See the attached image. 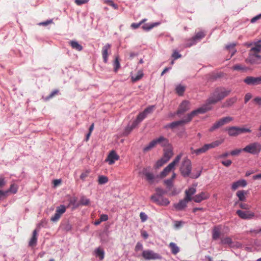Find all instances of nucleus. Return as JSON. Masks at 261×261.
I'll return each instance as SVG.
<instances>
[{
  "label": "nucleus",
  "mask_w": 261,
  "mask_h": 261,
  "mask_svg": "<svg viewBox=\"0 0 261 261\" xmlns=\"http://www.w3.org/2000/svg\"><path fill=\"white\" fill-rule=\"evenodd\" d=\"M230 89H227L223 86L216 87L211 95L206 100L205 102L208 106L215 105L227 97L231 92Z\"/></svg>",
  "instance_id": "f257e3e1"
},
{
  "label": "nucleus",
  "mask_w": 261,
  "mask_h": 261,
  "mask_svg": "<svg viewBox=\"0 0 261 261\" xmlns=\"http://www.w3.org/2000/svg\"><path fill=\"white\" fill-rule=\"evenodd\" d=\"M180 173L184 178L190 177L191 178L196 179L198 178L201 173L200 170H197L195 171H193L192 172V164L190 159L187 157L184 159L180 169Z\"/></svg>",
  "instance_id": "f03ea898"
},
{
  "label": "nucleus",
  "mask_w": 261,
  "mask_h": 261,
  "mask_svg": "<svg viewBox=\"0 0 261 261\" xmlns=\"http://www.w3.org/2000/svg\"><path fill=\"white\" fill-rule=\"evenodd\" d=\"M164 184L168 189L167 191H166L160 188H156L155 189L156 193L154 195L162 196L167 192H169L171 195H175L180 192V190L176 189L173 186V180H165Z\"/></svg>",
  "instance_id": "7ed1b4c3"
},
{
  "label": "nucleus",
  "mask_w": 261,
  "mask_h": 261,
  "mask_svg": "<svg viewBox=\"0 0 261 261\" xmlns=\"http://www.w3.org/2000/svg\"><path fill=\"white\" fill-rule=\"evenodd\" d=\"M225 130L231 137H236L241 134L251 132V130L250 128L235 126L227 127L225 128Z\"/></svg>",
  "instance_id": "20e7f679"
},
{
  "label": "nucleus",
  "mask_w": 261,
  "mask_h": 261,
  "mask_svg": "<svg viewBox=\"0 0 261 261\" xmlns=\"http://www.w3.org/2000/svg\"><path fill=\"white\" fill-rule=\"evenodd\" d=\"M154 105H150L147 107L142 112H140L137 116L134 121L138 125L148 114H151L154 110Z\"/></svg>",
  "instance_id": "39448f33"
},
{
  "label": "nucleus",
  "mask_w": 261,
  "mask_h": 261,
  "mask_svg": "<svg viewBox=\"0 0 261 261\" xmlns=\"http://www.w3.org/2000/svg\"><path fill=\"white\" fill-rule=\"evenodd\" d=\"M243 151L252 154H258L261 151V145L258 142L249 144L243 148Z\"/></svg>",
  "instance_id": "423d86ee"
},
{
  "label": "nucleus",
  "mask_w": 261,
  "mask_h": 261,
  "mask_svg": "<svg viewBox=\"0 0 261 261\" xmlns=\"http://www.w3.org/2000/svg\"><path fill=\"white\" fill-rule=\"evenodd\" d=\"M232 120V118L229 116H227L223 117L220 119H219L218 121L216 122L215 123L212 125L208 130L210 132H213L214 130H215L217 129H218L220 127L224 125L225 124H226L231 121Z\"/></svg>",
  "instance_id": "0eeeda50"
},
{
  "label": "nucleus",
  "mask_w": 261,
  "mask_h": 261,
  "mask_svg": "<svg viewBox=\"0 0 261 261\" xmlns=\"http://www.w3.org/2000/svg\"><path fill=\"white\" fill-rule=\"evenodd\" d=\"M213 108L211 106H208L206 102L203 104L201 107H199L192 112L189 113V114L191 115V116L193 118L195 116L199 114H204L207 111L212 110Z\"/></svg>",
  "instance_id": "6e6552de"
},
{
  "label": "nucleus",
  "mask_w": 261,
  "mask_h": 261,
  "mask_svg": "<svg viewBox=\"0 0 261 261\" xmlns=\"http://www.w3.org/2000/svg\"><path fill=\"white\" fill-rule=\"evenodd\" d=\"M142 256L146 260H154L162 258V257L160 254L155 253L153 251L151 250H143L142 253Z\"/></svg>",
  "instance_id": "1a4fd4ad"
},
{
  "label": "nucleus",
  "mask_w": 261,
  "mask_h": 261,
  "mask_svg": "<svg viewBox=\"0 0 261 261\" xmlns=\"http://www.w3.org/2000/svg\"><path fill=\"white\" fill-rule=\"evenodd\" d=\"M66 207L64 205H60L56 208V213L50 218L51 221L56 222L60 218L61 215L66 212Z\"/></svg>",
  "instance_id": "9d476101"
},
{
  "label": "nucleus",
  "mask_w": 261,
  "mask_h": 261,
  "mask_svg": "<svg viewBox=\"0 0 261 261\" xmlns=\"http://www.w3.org/2000/svg\"><path fill=\"white\" fill-rule=\"evenodd\" d=\"M151 200L154 203L160 205H167L170 201L167 198H164L163 196H160L156 195H153L151 196Z\"/></svg>",
  "instance_id": "9b49d317"
},
{
  "label": "nucleus",
  "mask_w": 261,
  "mask_h": 261,
  "mask_svg": "<svg viewBox=\"0 0 261 261\" xmlns=\"http://www.w3.org/2000/svg\"><path fill=\"white\" fill-rule=\"evenodd\" d=\"M243 82L249 86L259 85L261 84V76L257 77L247 76L244 79Z\"/></svg>",
  "instance_id": "f8f14e48"
},
{
  "label": "nucleus",
  "mask_w": 261,
  "mask_h": 261,
  "mask_svg": "<svg viewBox=\"0 0 261 261\" xmlns=\"http://www.w3.org/2000/svg\"><path fill=\"white\" fill-rule=\"evenodd\" d=\"M140 174L145 176V179H155V176L152 172V169L150 166H147L143 168L140 171Z\"/></svg>",
  "instance_id": "ddd939ff"
},
{
  "label": "nucleus",
  "mask_w": 261,
  "mask_h": 261,
  "mask_svg": "<svg viewBox=\"0 0 261 261\" xmlns=\"http://www.w3.org/2000/svg\"><path fill=\"white\" fill-rule=\"evenodd\" d=\"M155 145L159 144L162 147H171L169 140L163 136L153 139Z\"/></svg>",
  "instance_id": "4468645a"
},
{
  "label": "nucleus",
  "mask_w": 261,
  "mask_h": 261,
  "mask_svg": "<svg viewBox=\"0 0 261 261\" xmlns=\"http://www.w3.org/2000/svg\"><path fill=\"white\" fill-rule=\"evenodd\" d=\"M189 101L187 100H183L179 105L178 110L176 112L177 115H181L189 110Z\"/></svg>",
  "instance_id": "2eb2a0df"
},
{
  "label": "nucleus",
  "mask_w": 261,
  "mask_h": 261,
  "mask_svg": "<svg viewBox=\"0 0 261 261\" xmlns=\"http://www.w3.org/2000/svg\"><path fill=\"white\" fill-rule=\"evenodd\" d=\"M236 213L240 218L243 219H251L254 217V214L249 211L238 210Z\"/></svg>",
  "instance_id": "dca6fc26"
},
{
  "label": "nucleus",
  "mask_w": 261,
  "mask_h": 261,
  "mask_svg": "<svg viewBox=\"0 0 261 261\" xmlns=\"http://www.w3.org/2000/svg\"><path fill=\"white\" fill-rule=\"evenodd\" d=\"M119 159V156L116 153V151L112 150L110 151L108 155L107 161L109 162L110 165L114 164L116 161Z\"/></svg>",
  "instance_id": "f3484780"
},
{
  "label": "nucleus",
  "mask_w": 261,
  "mask_h": 261,
  "mask_svg": "<svg viewBox=\"0 0 261 261\" xmlns=\"http://www.w3.org/2000/svg\"><path fill=\"white\" fill-rule=\"evenodd\" d=\"M190 201H191L190 200L187 199V198L185 197V198L183 199L180 200L179 202L174 204V207L177 211L183 210L185 208L187 207V203Z\"/></svg>",
  "instance_id": "a211bd4d"
},
{
  "label": "nucleus",
  "mask_w": 261,
  "mask_h": 261,
  "mask_svg": "<svg viewBox=\"0 0 261 261\" xmlns=\"http://www.w3.org/2000/svg\"><path fill=\"white\" fill-rule=\"evenodd\" d=\"M210 194L205 192H202L201 193L196 195L193 197V200L195 202H200L203 200L207 199L210 197Z\"/></svg>",
  "instance_id": "6ab92c4d"
},
{
  "label": "nucleus",
  "mask_w": 261,
  "mask_h": 261,
  "mask_svg": "<svg viewBox=\"0 0 261 261\" xmlns=\"http://www.w3.org/2000/svg\"><path fill=\"white\" fill-rule=\"evenodd\" d=\"M261 56L257 54H250L248 58V61L251 64L259 63Z\"/></svg>",
  "instance_id": "aec40b11"
},
{
  "label": "nucleus",
  "mask_w": 261,
  "mask_h": 261,
  "mask_svg": "<svg viewBox=\"0 0 261 261\" xmlns=\"http://www.w3.org/2000/svg\"><path fill=\"white\" fill-rule=\"evenodd\" d=\"M111 47V44L107 43L102 48V56L105 63H107L108 61V50L110 49Z\"/></svg>",
  "instance_id": "412c9836"
},
{
  "label": "nucleus",
  "mask_w": 261,
  "mask_h": 261,
  "mask_svg": "<svg viewBox=\"0 0 261 261\" xmlns=\"http://www.w3.org/2000/svg\"><path fill=\"white\" fill-rule=\"evenodd\" d=\"M169 148L167 149H164V154L163 156L162 157L164 160H165L167 162L169 161L173 155V149L171 145V147H168Z\"/></svg>",
  "instance_id": "4be33fe9"
},
{
  "label": "nucleus",
  "mask_w": 261,
  "mask_h": 261,
  "mask_svg": "<svg viewBox=\"0 0 261 261\" xmlns=\"http://www.w3.org/2000/svg\"><path fill=\"white\" fill-rule=\"evenodd\" d=\"M174 169V168L170 164H169L163 169V170L160 172V174L158 175V177L161 178L165 177L167 174Z\"/></svg>",
  "instance_id": "5701e85b"
},
{
  "label": "nucleus",
  "mask_w": 261,
  "mask_h": 261,
  "mask_svg": "<svg viewBox=\"0 0 261 261\" xmlns=\"http://www.w3.org/2000/svg\"><path fill=\"white\" fill-rule=\"evenodd\" d=\"M161 23L160 22H155L152 23H144L142 25V28L143 30L145 31H149L153 29L154 27H157L160 25Z\"/></svg>",
  "instance_id": "b1692460"
},
{
  "label": "nucleus",
  "mask_w": 261,
  "mask_h": 261,
  "mask_svg": "<svg viewBox=\"0 0 261 261\" xmlns=\"http://www.w3.org/2000/svg\"><path fill=\"white\" fill-rule=\"evenodd\" d=\"M137 126L138 125L134 121L132 122V124L128 123L124 128L125 135H129Z\"/></svg>",
  "instance_id": "393cba45"
},
{
  "label": "nucleus",
  "mask_w": 261,
  "mask_h": 261,
  "mask_svg": "<svg viewBox=\"0 0 261 261\" xmlns=\"http://www.w3.org/2000/svg\"><path fill=\"white\" fill-rule=\"evenodd\" d=\"M237 96L229 98L224 102L222 107L223 108H229L232 106L237 101Z\"/></svg>",
  "instance_id": "a878e982"
},
{
  "label": "nucleus",
  "mask_w": 261,
  "mask_h": 261,
  "mask_svg": "<svg viewBox=\"0 0 261 261\" xmlns=\"http://www.w3.org/2000/svg\"><path fill=\"white\" fill-rule=\"evenodd\" d=\"M196 192V189L195 187H192L189 188L188 189L186 190L185 191V197L187 199L190 200L191 201L193 200V197H192L193 195H194Z\"/></svg>",
  "instance_id": "bb28decb"
},
{
  "label": "nucleus",
  "mask_w": 261,
  "mask_h": 261,
  "mask_svg": "<svg viewBox=\"0 0 261 261\" xmlns=\"http://www.w3.org/2000/svg\"><path fill=\"white\" fill-rule=\"evenodd\" d=\"M60 91L58 89L53 90L50 93L46 96H42V99L45 101H48L50 99H52L56 95L60 94Z\"/></svg>",
  "instance_id": "cd10ccee"
},
{
  "label": "nucleus",
  "mask_w": 261,
  "mask_h": 261,
  "mask_svg": "<svg viewBox=\"0 0 261 261\" xmlns=\"http://www.w3.org/2000/svg\"><path fill=\"white\" fill-rule=\"evenodd\" d=\"M246 185L247 182L246 180H237L232 184V189L236 190L239 187H244Z\"/></svg>",
  "instance_id": "c85d7f7f"
},
{
  "label": "nucleus",
  "mask_w": 261,
  "mask_h": 261,
  "mask_svg": "<svg viewBox=\"0 0 261 261\" xmlns=\"http://www.w3.org/2000/svg\"><path fill=\"white\" fill-rule=\"evenodd\" d=\"M144 73L142 70H140L138 71L137 73L133 76H132L131 80L133 83H135L142 79Z\"/></svg>",
  "instance_id": "c756f323"
},
{
  "label": "nucleus",
  "mask_w": 261,
  "mask_h": 261,
  "mask_svg": "<svg viewBox=\"0 0 261 261\" xmlns=\"http://www.w3.org/2000/svg\"><path fill=\"white\" fill-rule=\"evenodd\" d=\"M70 44L72 48L81 51L83 49V47L77 41L71 40L70 41Z\"/></svg>",
  "instance_id": "7c9ffc66"
},
{
  "label": "nucleus",
  "mask_w": 261,
  "mask_h": 261,
  "mask_svg": "<svg viewBox=\"0 0 261 261\" xmlns=\"http://www.w3.org/2000/svg\"><path fill=\"white\" fill-rule=\"evenodd\" d=\"M221 235L220 229L217 227H214L212 231V238L214 240L219 239Z\"/></svg>",
  "instance_id": "2f4dec72"
},
{
  "label": "nucleus",
  "mask_w": 261,
  "mask_h": 261,
  "mask_svg": "<svg viewBox=\"0 0 261 261\" xmlns=\"http://www.w3.org/2000/svg\"><path fill=\"white\" fill-rule=\"evenodd\" d=\"M175 90L176 93L179 96H182L186 90V87L185 86L181 85V84H178L176 86Z\"/></svg>",
  "instance_id": "473e14b6"
},
{
  "label": "nucleus",
  "mask_w": 261,
  "mask_h": 261,
  "mask_svg": "<svg viewBox=\"0 0 261 261\" xmlns=\"http://www.w3.org/2000/svg\"><path fill=\"white\" fill-rule=\"evenodd\" d=\"M182 125L181 121L179 120L173 121L170 123H168L166 124L165 126V128L167 129L168 128H171L172 129H173L178 126Z\"/></svg>",
  "instance_id": "72a5a7b5"
},
{
  "label": "nucleus",
  "mask_w": 261,
  "mask_h": 261,
  "mask_svg": "<svg viewBox=\"0 0 261 261\" xmlns=\"http://www.w3.org/2000/svg\"><path fill=\"white\" fill-rule=\"evenodd\" d=\"M37 230H34L33 232L32 237L29 242V246H34L36 245L37 240Z\"/></svg>",
  "instance_id": "f704fd0d"
},
{
  "label": "nucleus",
  "mask_w": 261,
  "mask_h": 261,
  "mask_svg": "<svg viewBox=\"0 0 261 261\" xmlns=\"http://www.w3.org/2000/svg\"><path fill=\"white\" fill-rule=\"evenodd\" d=\"M205 36V33L202 31H200L195 34V35L193 36V40H195V41L198 43L200 41V40L203 38Z\"/></svg>",
  "instance_id": "c9c22d12"
},
{
  "label": "nucleus",
  "mask_w": 261,
  "mask_h": 261,
  "mask_svg": "<svg viewBox=\"0 0 261 261\" xmlns=\"http://www.w3.org/2000/svg\"><path fill=\"white\" fill-rule=\"evenodd\" d=\"M169 247L171 249V252L173 254H176L179 251V247L176 245V244L173 242H171L169 244Z\"/></svg>",
  "instance_id": "e433bc0d"
},
{
  "label": "nucleus",
  "mask_w": 261,
  "mask_h": 261,
  "mask_svg": "<svg viewBox=\"0 0 261 261\" xmlns=\"http://www.w3.org/2000/svg\"><path fill=\"white\" fill-rule=\"evenodd\" d=\"M167 162L163 158H161L158 160L154 165L153 168L155 169H159L161 167L163 166Z\"/></svg>",
  "instance_id": "4c0bfd02"
},
{
  "label": "nucleus",
  "mask_w": 261,
  "mask_h": 261,
  "mask_svg": "<svg viewBox=\"0 0 261 261\" xmlns=\"http://www.w3.org/2000/svg\"><path fill=\"white\" fill-rule=\"evenodd\" d=\"M113 65H114V71L115 72H117L118 70V69L120 68V63L119 61V56H117L115 57V59L113 62Z\"/></svg>",
  "instance_id": "58836bf2"
},
{
  "label": "nucleus",
  "mask_w": 261,
  "mask_h": 261,
  "mask_svg": "<svg viewBox=\"0 0 261 261\" xmlns=\"http://www.w3.org/2000/svg\"><path fill=\"white\" fill-rule=\"evenodd\" d=\"M232 69L233 70H236V71L241 70L242 71H246L248 70V68L246 67L245 66H242V65L239 64H237L234 65L232 66Z\"/></svg>",
  "instance_id": "ea45409f"
},
{
  "label": "nucleus",
  "mask_w": 261,
  "mask_h": 261,
  "mask_svg": "<svg viewBox=\"0 0 261 261\" xmlns=\"http://www.w3.org/2000/svg\"><path fill=\"white\" fill-rule=\"evenodd\" d=\"M221 244L222 245H228L230 246L232 244L231 238L227 237L221 238Z\"/></svg>",
  "instance_id": "a19ab883"
},
{
  "label": "nucleus",
  "mask_w": 261,
  "mask_h": 261,
  "mask_svg": "<svg viewBox=\"0 0 261 261\" xmlns=\"http://www.w3.org/2000/svg\"><path fill=\"white\" fill-rule=\"evenodd\" d=\"M96 256L98 257L100 260H102L104 258L105 252L102 249L98 248L95 250Z\"/></svg>",
  "instance_id": "79ce46f5"
},
{
  "label": "nucleus",
  "mask_w": 261,
  "mask_h": 261,
  "mask_svg": "<svg viewBox=\"0 0 261 261\" xmlns=\"http://www.w3.org/2000/svg\"><path fill=\"white\" fill-rule=\"evenodd\" d=\"M197 42L195 40H193V37L189 38L187 40V42L185 44V47L186 48L190 47L194 45H195Z\"/></svg>",
  "instance_id": "37998d69"
},
{
  "label": "nucleus",
  "mask_w": 261,
  "mask_h": 261,
  "mask_svg": "<svg viewBox=\"0 0 261 261\" xmlns=\"http://www.w3.org/2000/svg\"><path fill=\"white\" fill-rule=\"evenodd\" d=\"M155 146V143L152 140L151 141H150L148 144H147L146 146L144 147L143 148V151L144 152H146L149 150L151 149L152 148H153Z\"/></svg>",
  "instance_id": "c03bdc74"
},
{
  "label": "nucleus",
  "mask_w": 261,
  "mask_h": 261,
  "mask_svg": "<svg viewBox=\"0 0 261 261\" xmlns=\"http://www.w3.org/2000/svg\"><path fill=\"white\" fill-rule=\"evenodd\" d=\"M18 190V186L16 184H12L10 187V188L7 191L8 192L9 195L10 194H15L17 193Z\"/></svg>",
  "instance_id": "a18cd8bd"
},
{
  "label": "nucleus",
  "mask_w": 261,
  "mask_h": 261,
  "mask_svg": "<svg viewBox=\"0 0 261 261\" xmlns=\"http://www.w3.org/2000/svg\"><path fill=\"white\" fill-rule=\"evenodd\" d=\"M250 51H254L257 53L261 51V43H260L258 41L255 42L254 46L252 47L250 49Z\"/></svg>",
  "instance_id": "49530a36"
},
{
  "label": "nucleus",
  "mask_w": 261,
  "mask_h": 261,
  "mask_svg": "<svg viewBox=\"0 0 261 261\" xmlns=\"http://www.w3.org/2000/svg\"><path fill=\"white\" fill-rule=\"evenodd\" d=\"M224 73L222 72L214 73L211 76V79L213 81H216L218 79H220L223 76Z\"/></svg>",
  "instance_id": "de8ad7c7"
},
{
  "label": "nucleus",
  "mask_w": 261,
  "mask_h": 261,
  "mask_svg": "<svg viewBox=\"0 0 261 261\" xmlns=\"http://www.w3.org/2000/svg\"><path fill=\"white\" fill-rule=\"evenodd\" d=\"M181 156V153L178 154L176 156L173 161L169 164L174 168L175 165L179 162Z\"/></svg>",
  "instance_id": "09e8293b"
},
{
  "label": "nucleus",
  "mask_w": 261,
  "mask_h": 261,
  "mask_svg": "<svg viewBox=\"0 0 261 261\" xmlns=\"http://www.w3.org/2000/svg\"><path fill=\"white\" fill-rule=\"evenodd\" d=\"M222 143V141L220 140H216L215 141L212 142L211 143L206 144L207 146H208V149L215 148L217 146H218Z\"/></svg>",
  "instance_id": "8fccbe9b"
},
{
  "label": "nucleus",
  "mask_w": 261,
  "mask_h": 261,
  "mask_svg": "<svg viewBox=\"0 0 261 261\" xmlns=\"http://www.w3.org/2000/svg\"><path fill=\"white\" fill-rule=\"evenodd\" d=\"M192 117L191 116V115L188 113L186 117H185L184 118L180 120L181 121V123L182 124H187L189 122H190L192 119Z\"/></svg>",
  "instance_id": "3c124183"
},
{
  "label": "nucleus",
  "mask_w": 261,
  "mask_h": 261,
  "mask_svg": "<svg viewBox=\"0 0 261 261\" xmlns=\"http://www.w3.org/2000/svg\"><path fill=\"white\" fill-rule=\"evenodd\" d=\"M236 44L234 43H230L226 46V48L227 49H229L230 51H231V56L236 52V49H234V46Z\"/></svg>",
  "instance_id": "603ef678"
},
{
  "label": "nucleus",
  "mask_w": 261,
  "mask_h": 261,
  "mask_svg": "<svg viewBox=\"0 0 261 261\" xmlns=\"http://www.w3.org/2000/svg\"><path fill=\"white\" fill-rule=\"evenodd\" d=\"M237 195L240 201H245L246 198L244 191H238L237 193Z\"/></svg>",
  "instance_id": "864d4df0"
},
{
  "label": "nucleus",
  "mask_w": 261,
  "mask_h": 261,
  "mask_svg": "<svg viewBox=\"0 0 261 261\" xmlns=\"http://www.w3.org/2000/svg\"><path fill=\"white\" fill-rule=\"evenodd\" d=\"M89 202H90L89 200L88 199L85 198V197H81L80 201V204L83 205H87L89 204Z\"/></svg>",
  "instance_id": "5fc2aeb1"
},
{
  "label": "nucleus",
  "mask_w": 261,
  "mask_h": 261,
  "mask_svg": "<svg viewBox=\"0 0 261 261\" xmlns=\"http://www.w3.org/2000/svg\"><path fill=\"white\" fill-rule=\"evenodd\" d=\"M107 3L108 5L112 6L115 10L118 9V5L115 3L112 0H108Z\"/></svg>",
  "instance_id": "6e6d98bb"
},
{
  "label": "nucleus",
  "mask_w": 261,
  "mask_h": 261,
  "mask_svg": "<svg viewBox=\"0 0 261 261\" xmlns=\"http://www.w3.org/2000/svg\"><path fill=\"white\" fill-rule=\"evenodd\" d=\"M172 57L174 60H176L181 57V55L176 50H174L172 54Z\"/></svg>",
  "instance_id": "4d7b16f0"
},
{
  "label": "nucleus",
  "mask_w": 261,
  "mask_h": 261,
  "mask_svg": "<svg viewBox=\"0 0 261 261\" xmlns=\"http://www.w3.org/2000/svg\"><path fill=\"white\" fill-rule=\"evenodd\" d=\"M242 151H243V149H236L231 151L230 154L232 156H236L239 155Z\"/></svg>",
  "instance_id": "13d9d810"
},
{
  "label": "nucleus",
  "mask_w": 261,
  "mask_h": 261,
  "mask_svg": "<svg viewBox=\"0 0 261 261\" xmlns=\"http://www.w3.org/2000/svg\"><path fill=\"white\" fill-rule=\"evenodd\" d=\"M190 149L191 150V153L192 154H195L196 155H199V154H200L201 153H203L202 152L201 148H198L196 149H194L192 147H191L190 148Z\"/></svg>",
  "instance_id": "bf43d9fd"
},
{
  "label": "nucleus",
  "mask_w": 261,
  "mask_h": 261,
  "mask_svg": "<svg viewBox=\"0 0 261 261\" xmlns=\"http://www.w3.org/2000/svg\"><path fill=\"white\" fill-rule=\"evenodd\" d=\"M261 18V13L258 14L252 18L250 20V22L252 23H255L257 20L260 19Z\"/></svg>",
  "instance_id": "052dcab7"
},
{
  "label": "nucleus",
  "mask_w": 261,
  "mask_h": 261,
  "mask_svg": "<svg viewBox=\"0 0 261 261\" xmlns=\"http://www.w3.org/2000/svg\"><path fill=\"white\" fill-rule=\"evenodd\" d=\"M140 217L142 222L146 221L148 218L147 215L144 212L140 213Z\"/></svg>",
  "instance_id": "680f3d73"
},
{
  "label": "nucleus",
  "mask_w": 261,
  "mask_h": 261,
  "mask_svg": "<svg viewBox=\"0 0 261 261\" xmlns=\"http://www.w3.org/2000/svg\"><path fill=\"white\" fill-rule=\"evenodd\" d=\"M63 229L67 231H70L72 229V225L67 222L63 225Z\"/></svg>",
  "instance_id": "e2e57ef3"
},
{
  "label": "nucleus",
  "mask_w": 261,
  "mask_h": 261,
  "mask_svg": "<svg viewBox=\"0 0 261 261\" xmlns=\"http://www.w3.org/2000/svg\"><path fill=\"white\" fill-rule=\"evenodd\" d=\"M9 196L8 192L6 191H3L0 190V199L2 198H5Z\"/></svg>",
  "instance_id": "0e129e2a"
},
{
  "label": "nucleus",
  "mask_w": 261,
  "mask_h": 261,
  "mask_svg": "<svg viewBox=\"0 0 261 261\" xmlns=\"http://www.w3.org/2000/svg\"><path fill=\"white\" fill-rule=\"evenodd\" d=\"M53 22V19H48L46 21L40 22L39 25L43 26H47L48 24Z\"/></svg>",
  "instance_id": "69168bd1"
},
{
  "label": "nucleus",
  "mask_w": 261,
  "mask_h": 261,
  "mask_svg": "<svg viewBox=\"0 0 261 261\" xmlns=\"http://www.w3.org/2000/svg\"><path fill=\"white\" fill-rule=\"evenodd\" d=\"M232 163V161L230 160H226L225 161H223L222 162V164L226 166V167H229L230 166V165Z\"/></svg>",
  "instance_id": "338daca9"
},
{
  "label": "nucleus",
  "mask_w": 261,
  "mask_h": 261,
  "mask_svg": "<svg viewBox=\"0 0 261 261\" xmlns=\"http://www.w3.org/2000/svg\"><path fill=\"white\" fill-rule=\"evenodd\" d=\"M89 0H75V3L79 6L86 4L89 2Z\"/></svg>",
  "instance_id": "774afa93"
}]
</instances>
